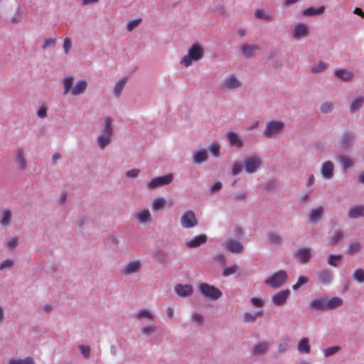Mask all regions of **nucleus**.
<instances>
[{
	"label": "nucleus",
	"mask_w": 364,
	"mask_h": 364,
	"mask_svg": "<svg viewBox=\"0 0 364 364\" xmlns=\"http://www.w3.org/2000/svg\"><path fill=\"white\" fill-rule=\"evenodd\" d=\"M207 241L205 235L196 236L193 240L186 242V247L189 248L198 247Z\"/></svg>",
	"instance_id": "nucleus-18"
},
{
	"label": "nucleus",
	"mask_w": 364,
	"mask_h": 364,
	"mask_svg": "<svg viewBox=\"0 0 364 364\" xmlns=\"http://www.w3.org/2000/svg\"><path fill=\"white\" fill-rule=\"evenodd\" d=\"M310 306L313 310L316 311L326 310V297H321L312 300L310 302Z\"/></svg>",
	"instance_id": "nucleus-16"
},
{
	"label": "nucleus",
	"mask_w": 364,
	"mask_h": 364,
	"mask_svg": "<svg viewBox=\"0 0 364 364\" xmlns=\"http://www.w3.org/2000/svg\"><path fill=\"white\" fill-rule=\"evenodd\" d=\"M247 198V194L245 192H242V193H237V195H235L234 196V200L235 201H240V200H243L245 199H246Z\"/></svg>",
	"instance_id": "nucleus-63"
},
{
	"label": "nucleus",
	"mask_w": 364,
	"mask_h": 364,
	"mask_svg": "<svg viewBox=\"0 0 364 364\" xmlns=\"http://www.w3.org/2000/svg\"><path fill=\"white\" fill-rule=\"evenodd\" d=\"M332 279V274L328 270H323L319 274V280L323 284H328Z\"/></svg>",
	"instance_id": "nucleus-36"
},
{
	"label": "nucleus",
	"mask_w": 364,
	"mask_h": 364,
	"mask_svg": "<svg viewBox=\"0 0 364 364\" xmlns=\"http://www.w3.org/2000/svg\"><path fill=\"white\" fill-rule=\"evenodd\" d=\"M174 289L176 293L182 297L189 296L193 292V287L191 284H176Z\"/></svg>",
	"instance_id": "nucleus-13"
},
{
	"label": "nucleus",
	"mask_w": 364,
	"mask_h": 364,
	"mask_svg": "<svg viewBox=\"0 0 364 364\" xmlns=\"http://www.w3.org/2000/svg\"><path fill=\"white\" fill-rule=\"evenodd\" d=\"M208 151L206 150H198L194 152L193 160L195 164H201L207 161Z\"/></svg>",
	"instance_id": "nucleus-22"
},
{
	"label": "nucleus",
	"mask_w": 364,
	"mask_h": 364,
	"mask_svg": "<svg viewBox=\"0 0 364 364\" xmlns=\"http://www.w3.org/2000/svg\"><path fill=\"white\" fill-rule=\"evenodd\" d=\"M309 282V278L304 276H300L296 284L292 286L294 290H297L300 287L306 284Z\"/></svg>",
	"instance_id": "nucleus-42"
},
{
	"label": "nucleus",
	"mask_w": 364,
	"mask_h": 364,
	"mask_svg": "<svg viewBox=\"0 0 364 364\" xmlns=\"http://www.w3.org/2000/svg\"><path fill=\"white\" fill-rule=\"evenodd\" d=\"M16 160L18 166L21 170L26 169L27 166V163L24 156V151L22 148H18L16 149Z\"/></svg>",
	"instance_id": "nucleus-19"
},
{
	"label": "nucleus",
	"mask_w": 364,
	"mask_h": 364,
	"mask_svg": "<svg viewBox=\"0 0 364 364\" xmlns=\"http://www.w3.org/2000/svg\"><path fill=\"white\" fill-rule=\"evenodd\" d=\"M238 269V267L237 265H233L231 267H228L224 269L223 272V275L224 277H228L231 274H235Z\"/></svg>",
	"instance_id": "nucleus-49"
},
{
	"label": "nucleus",
	"mask_w": 364,
	"mask_h": 364,
	"mask_svg": "<svg viewBox=\"0 0 364 364\" xmlns=\"http://www.w3.org/2000/svg\"><path fill=\"white\" fill-rule=\"evenodd\" d=\"M343 238V233L341 231L335 232L332 239H331V245H336L338 242Z\"/></svg>",
	"instance_id": "nucleus-52"
},
{
	"label": "nucleus",
	"mask_w": 364,
	"mask_h": 364,
	"mask_svg": "<svg viewBox=\"0 0 364 364\" xmlns=\"http://www.w3.org/2000/svg\"><path fill=\"white\" fill-rule=\"evenodd\" d=\"M296 256L302 263H307L311 259V252L307 247H302L296 251Z\"/></svg>",
	"instance_id": "nucleus-21"
},
{
	"label": "nucleus",
	"mask_w": 364,
	"mask_h": 364,
	"mask_svg": "<svg viewBox=\"0 0 364 364\" xmlns=\"http://www.w3.org/2000/svg\"><path fill=\"white\" fill-rule=\"evenodd\" d=\"M181 225L183 228L189 229L198 225V220L193 210H186L181 217Z\"/></svg>",
	"instance_id": "nucleus-7"
},
{
	"label": "nucleus",
	"mask_w": 364,
	"mask_h": 364,
	"mask_svg": "<svg viewBox=\"0 0 364 364\" xmlns=\"http://www.w3.org/2000/svg\"><path fill=\"white\" fill-rule=\"evenodd\" d=\"M335 76L345 82H349L353 78V73L346 69H338L335 71Z\"/></svg>",
	"instance_id": "nucleus-17"
},
{
	"label": "nucleus",
	"mask_w": 364,
	"mask_h": 364,
	"mask_svg": "<svg viewBox=\"0 0 364 364\" xmlns=\"http://www.w3.org/2000/svg\"><path fill=\"white\" fill-rule=\"evenodd\" d=\"M241 85L240 82L238 80V79L234 76L230 75L229 76L224 82V87L229 88V89H234L240 87Z\"/></svg>",
	"instance_id": "nucleus-27"
},
{
	"label": "nucleus",
	"mask_w": 364,
	"mask_h": 364,
	"mask_svg": "<svg viewBox=\"0 0 364 364\" xmlns=\"http://www.w3.org/2000/svg\"><path fill=\"white\" fill-rule=\"evenodd\" d=\"M353 140V136L350 133H346L342 135L340 144L342 147H350Z\"/></svg>",
	"instance_id": "nucleus-32"
},
{
	"label": "nucleus",
	"mask_w": 364,
	"mask_h": 364,
	"mask_svg": "<svg viewBox=\"0 0 364 364\" xmlns=\"http://www.w3.org/2000/svg\"><path fill=\"white\" fill-rule=\"evenodd\" d=\"M309 27L304 23L296 24L293 29V37L299 39L306 37L309 34Z\"/></svg>",
	"instance_id": "nucleus-11"
},
{
	"label": "nucleus",
	"mask_w": 364,
	"mask_h": 364,
	"mask_svg": "<svg viewBox=\"0 0 364 364\" xmlns=\"http://www.w3.org/2000/svg\"><path fill=\"white\" fill-rule=\"evenodd\" d=\"M139 173V170L134 168V169L128 171L126 173V176L129 178H136L138 176Z\"/></svg>",
	"instance_id": "nucleus-61"
},
{
	"label": "nucleus",
	"mask_w": 364,
	"mask_h": 364,
	"mask_svg": "<svg viewBox=\"0 0 364 364\" xmlns=\"http://www.w3.org/2000/svg\"><path fill=\"white\" fill-rule=\"evenodd\" d=\"M136 317L137 319H142V318H148L152 320L154 318L153 315L151 313L146 309H143L137 313L136 315Z\"/></svg>",
	"instance_id": "nucleus-40"
},
{
	"label": "nucleus",
	"mask_w": 364,
	"mask_h": 364,
	"mask_svg": "<svg viewBox=\"0 0 364 364\" xmlns=\"http://www.w3.org/2000/svg\"><path fill=\"white\" fill-rule=\"evenodd\" d=\"M342 257L341 255H330L328 257V264L332 267H337L336 262L341 260Z\"/></svg>",
	"instance_id": "nucleus-45"
},
{
	"label": "nucleus",
	"mask_w": 364,
	"mask_h": 364,
	"mask_svg": "<svg viewBox=\"0 0 364 364\" xmlns=\"http://www.w3.org/2000/svg\"><path fill=\"white\" fill-rule=\"evenodd\" d=\"M261 164L262 159L259 156H250L245 160V168L248 173L256 172Z\"/></svg>",
	"instance_id": "nucleus-8"
},
{
	"label": "nucleus",
	"mask_w": 364,
	"mask_h": 364,
	"mask_svg": "<svg viewBox=\"0 0 364 364\" xmlns=\"http://www.w3.org/2000/svg\"><path fill=\"white\" fill-rule=\"evenodd\" d=\"M141 18H136L129 21L127 24V29L129 31L134 30L141 23Z\"/></svg>",
	"instance_id": "nucleus-48"
},
{
	"label": "nucleus",
	"mask_w": 364,
	"mask_h": 364,
	"mask_svg": "<svg viewBox=\"0 0 364 364\" xmlns=\"http://www.w3.org/2000/svg\"><path fill=\"white\" fill-rule=\"evenodd\" d=\"M360 248H361V245L360 243H358V242L352 243L349 247V249L348 250V255L355 254L360 251Z\"/></svg>",
	"instance_id": "nucleus-47"
},
{
	"label": "nucleus",
	"mask_w": 364,
	"mask_h": 364,
	"mask_svg": "<svg viewBox=\"0 0 364 364\" xmlns=\"http://www.w3.org/2000/svg\"><path fill=\"white\" fill-rule=\"evenodd\" d=\"M55 43V41L53 38H46L44 40L43 44L42 46V48L46 49L50 46H54Z\"/></svg>",
	"instance_id": "nucleus-56"
},
{
	"label": "nucleus",
	"mask_w": 364,
	"mask_h": 364,
	"mask_svg": "<svg viewBox=\"0 0 364 364\" xmlns=\"http://www.w3.org/2000/svg\"><path fill=\"white\" fill-rule=\"evenodd\" d=\"M364 215V205H357L351 208L348 212V217L355 219L358 217Z\"/></svg>",
	"instance_id": "nucleus-26"
},
{
	"label": "nucleus",
	"mask_w": 364,
	"mask_h": 364,
	"mask_svg": "<svg viewBox=\"0 0 364 364\" xmlns=\"http://www.w3.org/2000/svg\"><path fill=\"white\" fill-rule=\"evenodd\" d=\"M173 180L172 174H166L162 176L156 177L151 179L148 183L147 187L150 189L155 188L158 186L167 185L171 183Z\"/></svg>",
	"instance_id": "nucleus-9"
},
{
	"label": "nucleus",
	"mask_w": 364,
	"mask_h": 364,
	"mask_svg": "<svg viewBox=\"0 0 364 364\" xmlns=\"http://www.w3.org/2000/svg\"><path fill=\"white\" fill-rule=\"evenodd\" d=\"M222 188V183L219 181L215 183L210 188L212 192H216Z\"/></svg>",
	"instance_id": "nucleus-64"
},
{
	"label": "nucleus",
	"mask_w": 364,
	"mask_h": 364,
	"mask_svg": "<svg viewBox=\"0 0 364 364\" xmlns=\"http://www.w3.org/2000/svg\"><path fill=\"white\" fill-rule=\"evenodd\" d=\"M13 264L14 262L9 259H7L1 263L0 271L4 270L6 268L11 267Z\"/></svg>",
	"instance_id": "nucleus-55"
},
{
	"label": "nucleus",
	"mask_w": 364,
	"mask_h": 364,
	"mask_svg": "<svg viewBox=\"0 0 364 364\" xmlns=\"http://www.w3.org/2000/svg\"><path fill=\"white\" fill-rule=\"evenodd\" d=\"M298 350L300 353H310V346L309 341L307 338H303L298 343Z\"/></svg>",
	"instance_id": "nucleus-31"
},
{
	"label": "nucleus",
	"mask_w": 364,
	"mask_h": 364,
	"mask_svg": "<svg viewBox=\"0 0 364 364\" xmlns=\"http://www.w3.org/2000/svg\"><path fill=\"white\" fill-rule=\"evenodd\" d=\"M9 364H34V360L31 357H27L24 359L11 358L9 361Z\"/></svg>",
	"instance_id": "nucleus-37"
},
{
	"label": "nucleus",
	"mask_w": 364,
	"mask_h": 364,
	"mask_svg": "<svg viewBox=\"0 0 364 364\" xmlns=\"http://www.w3.org/2000/svg\"><path fill=\"white\" fill-rule=\"evenodd\" d=\"M285 127V124L282 122L275 120L270 121L266 124L264 135L267 137H272L282 132Z\"/></svg>",
	"instance_id": "nucleus-6"
},
{
	"label": "nucleus",
	"mask_w": 364,
	"mask_h": 364,
	"mask_svg": "<svg viewBox=\"0 0 364 364\" xmlns=\"http://www.w3.org/2000/svg\"><path fill=\"white\" fill-rule=\"evenodd\" d=\"M7 245L10 249L15 248L18 245V237H13L8 241Z\"/></svg>",
	"instance_id": "nucleus-57"
},
{
	"label": "nucleus",
	"mask_w": 364,
	"mask_h": 364,
	"mask_svg": "<svg viewBox=\"0 0 364 364\" xmlns=\"http://www.w3.org/2000/svg\"><path fill=\"white\" fill-rule=\"evenodd\" d=\"M269 345L268 343L263 342L255 345L252 349V353L255 355H260L264 353L269 349Z\"/></svg>",
	"instance_id": "nucleus-28"
},
{
	"label": "nucleus",
	"mask_w": 364,
	"mask_h": 364,
	"mask_svg": "<svg viewBox=\"0 0 364 364\" xmlns=\"http://www.w3.org/2000/svg\"><path fill=\"white\" fill-rule=\"evenodd\" d=\"M323 214V208L321 207L312 210L310 214L311 221L317 220Z\"/></svg>",
	"instance_id": "nucleus-39"
},
{
	"label": "nucleus",
	"mask_w": 364,
	"mask_h": 364,
	"mask_svg": "<svg viewBox=\"0 0 364 364\" xmlns=\"http://www.w3.org/2000/svg\"><path fill=\"white\" fill-rule=\"evenodd\" d=\"M112 119L110 117L105 118V127L102 133L97 138V143L101 149H105L111 142L112 135Z\"/></svg>",
	"instance_id": "nucleus-3"
},
{
	"label": "nucleus",
	"mask_w": 364,
	"mask_h": 364,
	"mask_svg": "<svg viewBox=\"0 0 364 364\" xmlns=\"http://www.w3.org/2000/svg\"><path fill=\"white\" fill-rule=\"evenodd\" d=\"M166 205V200L164 198H159L155 199L152 203V208L154 210L162 209Z\"/></svg>",
	"instance_id": "nucleus-38"
},
{
	"label": "nucleus",
	"mask_w": 364,
	"mask_h": 364,
	"mask_svg": "<svg viewBox=\"0 0 364 364\" xmlns=\"http://www.w3.org/2000/svg\"><path fill=\"white\" fill-rule=\"evenodd\" d=\"M141 267V262L139 260L129 262L122 269V273L124 275H128L132 273L138 272Z\"/></svg>",
	"instance_id": "nucleus-10"
},
{
	"label": "nucleus",
	"mask_w": 364,
	"mask_h": 364,
	"mask_svg": "<svg viewBox=\"0 0 364 364\" xmlns=\"http://www.w3.org/2000/svg\"><path fill=\"white\" fill-rule=\"evenodd\" d=\"M325 11L324 6H320L318 8L309 7L302 11V14L304 16H313L321 15Z\"/></svg>",
	"instance_id": "nucleus-24"
},
{
	"label": "nucleus",
	"mask_w": 364,
	"mask_h": 364,
	"mask_svg": "<svg viewBox=\"0 0 364 364\" xmlns=\"http://www.w3.org/2000/svg\"><path fill=\"white\" fill-rule=\"evenodd\" d=\"M262 315L261 313H255V314H250V313H245L244 314V320L246 322H255L257 319V316Z\"/></svg>",
	"instance_id": "nucleus-44"
},
{
	"label": "nucleus",
	"mask_w": 364,
	"mask_h": 364,
	"mask_svg": "<svg viewBox=\"0 0 364 364\" xmlns=\"http://www.w3.org/2000/svg\"><path fill=\"white\" fill-rule=\"evenodd\" d=\"M287 279V272L284 270H279L267 279L265 280V284L269 285L274 289H277L283 285L286 282Z\"/></svg>",
	"instance_id": "nucleus-5"
},
{
	"label": "nucleus",
	"mask_w": 364,
	"mask_h": 364,
	"mask_svg": "<svg viewBox=\"0 0 364 364\" xmlns=\"http://www.w3.org/2000/svg\"><path fill=\"white\" fill-rule=\"evenodd\" d=\"M353 278L359 283L364 282V270L363 269H358L353 273Z\"/></svg>",
	"instance_id": "nucleus-41"
},
{
	"label": "nucleus",
	"mask_w": 364,
	"mask_h": 364,
	"mask_svg": "<svg viewBox=\"0 0 364 364\" xmlns=\"http://www.w3.org/2000/svg\"><path fill=\"white\" fill-rule=\"evenodd\" d=\"M290 295V291L289 289H284L279 291L272 296V302L276 306H282L284 304L287 298Z\"/></svg>",
	"instance_id": "nucleus-12"
},
{
	"label": "nucleus",
	"mask_w": 364,
	"mask_h": 364,
	"mask_svg": "<svg viewBox=\"0 0 364 364\" xmlns=\"http://www.w3.org/2000/svg\"><path fill=\"white\" fill-rule=\"evenodd\" d=\"M155 331L156 328L154 326H147L142 329L143 334L146 336H149Z\"/></svg>",
	"instance_id": "nucleus-59"
},
{
	"label": "nucleus",
	"mask_w": 364,
	"mask_h": 364,
	"mask_svg": "<svg viewBox=\"0 0 364 364\" xmlns=\"http://www.w3.org/2000/svg\"><path fill=\"white\" fill-rule=\"evenodd\" d=\"M333 164L331 161L324 162L321 167L322 176L326 179H331L333 176Z\"/></svg>",
	"instance_id": "nucleus-15"
},
{
	"label": "nucleus",
	"mask_w": 364,
	"mask_h": 364,
	"mask_svg": "<svg viewBox=\"0 0 364 364\" xmlns=\"http://www.w3.org/2000/svg\"><path fill=\"white\" fill-rule=\"evenodd\" d=\"M193 321L200 324L203 322V316H201L200 314H195L194 315H193Z\"/></svg>",
	"instance_id": "nucleus-62"
},
{
	"label": "nucleus",
	"mask_w": 364,
	"mask_h": 364,
	"mask_svg": "<svg viewBox=\"0 0 364 364\" xmlns=\"http://www.w3.org/2000/svg\"><path fill=\"white\" fill-rule=\"evenodd\" d=\"M73 76H68L64 79V94L70 93L72 95L77 96L84 93L87 87V82L84 80H78L73 87Z\"/></svg>",
	"instance_id": "nucleus-1"
},
{
	"label": "nucleus",
	"mask_w": 364,
	"mask_h": 364,
	"mask_svg": "<svg viewBox=\"0 0 364 364\" xmlns=\"http://www.w3.org/2000/svg\"><path fill=\"white\" fill-rule=\"evenodd\" d=\"M259 48L258 46L250 45V44H247V43H244V44L241 45V46H240V50H241L242 54L244 55V56L246 58H250L251 56L253 55L254 52L256 50H259Z\"/></svg>",
	"instance_id": "nucleus-20"
},
{
	"label": "nucleus",
	"mask_w": 364,
	"mask_h": 364,
	"mask_svg": "<svg viewBox=\"0 0 364 364\" xmlns=\"http://www.w3.org/2000/svg\"><path fill=\"white\" fill-rule=\"evenodd\" d=\"M241 171V166L238 163H235L232 168V174L234 176L237 175Z\"/></svg>",
	"instance_id": "nucleus-60"
},
{
	"label": "nucleus",
	"mask_w": 364,
	"mask_h": 364,
	"mask_svg": "<svg viewBox=\"0 0 364 364\" xmlns=\"http://www.w3.org/2000/svg\"><path fill=\"white\" fill-rule=\"evenodd\" d=\"M227 137L231 146H237L238 148H241L243 146L242 141L235 132H228L227 134Z\"/></svg>",
	"instance_id": "nucleus-25"
},
{
	"label": "nucleus",
	"mask_w": 364,
	"mask_h": 364,
	"mask_svg": "<svg viewBox=\"0 0 364 364\" xmlns=\"http://www.w3.org/2000/svg\"><path fill=\"white\" fill-rule=\"evenodd\" d=\"M328 67V63L324 61L320 60L316 64L311 67V72L313 74H317L324 72Z\"/></svg>",
	"instance_id": "nucleus-30"
},
{
	"label": "nucleus",
	"mask_w": 364,
	"mask_h": 364,
	"mask_svg": "<svg viewBox=\"0 0 364 364\" xmlns=\"http://www.w3.org/2000/svg\"><path fill=\"white\" fill-rule=\"evenodd\" d=\"M341 161L343 168L345 169H348L353 166V161L351 159L347 156H342L341 157Z\"/></svg>",
	"instance_id": "nucleus-43"
},
{
	"label": "nucleus",
	"mask_w": 364,
	"mask_h": 364,
	"mask_svg": "<svg viewBox=\"0 0 364 364\" xmlns=\"http://www.w3.org/2000/svg\"><path fill=\"white\" fill-rule=\"evenodd\" d=\"M203 49L198 44L194 43L189 48L188 54L182 58L181 63L188 67L192 61H198L203 58Z\"/></svg>",
	"instance_id": "nucleus-2"
},
{
	"label": "nucleus",
	"mask_w": 364,
	"mask_h": 364,
	"mask_svg": "<svg viewBox=\"0 0 364 364\" xmlns=\"http://www.w3.org/2000/svg\"><path fill=\"white\" fill-rule=\"evenodd\" d=\"M220 146L218 144H213L210 147L211 154L215 157L220 155Z\"/></svg>",
	"instance_id": "nucleus-53"
},
{
	"label": "nucleus",
	"mask_w": 364,
	"mask_h": 364,
	"mask_svg": "<svg viewBox=\"0 0 364 364\" xmlns=\"http://www.w3.org/2000/svg\"><path fill=\"white\" fill-rule=\"evenodd\" d=\"M364 103V97H358L355 98L351 103L350 105V112L352 113L355 112L356 110L359 109Z\"/></svg>",
	"instance_id": "nucleus-35"
},
{
	"label": "nucleus",
	"mask_w": 364,
	"mask_h": 364,
	"mask_svg": "<svg viewBox=\"0 0 364 364\" xmlns=\"http://www.w3.org/2000/svg\"><path fill=\"white\" fill-rule=\"evenodd\" d=\"M343 299L338 296H334L329 300H326V310H333L342 306Z\"/></svg>",
	"instance_id": "nucleus-23"
},
{
	"label": "nucleus",
	"mask_w": 364,
	"mask_h": 364,
	"mask_svg": "<svg viewBox=\"0 0 364 364\" xmlns=\"http://www.w3.org/2000/svg\"><path fill=\"white\" fill-rule=\"evenodd\" d=\"M127 80H128V77H124L122 78L115 85L114 89V93L117 97H119L121 95L122 92Z\"/></svg>",
	"instance_id": "nucleus-33"
},
{
	"label": "nucleus",
	"mask_w": 364,
	"mask_h": 364,
	"mask_svg": "<svg viewBox=\"0 0 364 364\" xmlns=\"http://www.w3.org/2000/svg\"><path fill=\"white\" fill-rule=\"evenodd\" d=\"M340 350V347L334 346L326 348L323 351L325 356L328 357L336 354Z\"/></svg>",
	"instance_id": "nucleus-46"
},
{
	"label": "nucleus",
	"mask_w": 364,
	"mask_h": 364,
	"mask_svg": "<svg viewBox=\"0 0 364 364\" xmlns=\"http://www.w3.org/2000/svg\"><path fill=\"white\" fill-rule=\"evenodd\" d=\"M11 212L9 210H5L1 213V218L0 223L3 226H6L11 223Z\"/></svg>",
	"instance_id": "nucleus-34"
},
{
	"label": "nucleus",
	"mask_w": 364,
	"mask_h": 364,
	"mask_svg": "<svg viewBox=\"0 0 364 364\" xmlns=\"http://www.w3.org/2000/svg\"><path fill=\"white\" fill-rule=\"evenodd\" d=\"M226 247L229 251L233 253H241L243 251L242 243L234 239H229L226 242Z\"/></svg>",
	"instance_id": "nucleus-14"
},
{
	"label": "nucleus",
	"mask_w": 364,
	"mask_h": 364,
	"mask_svg": "<svg viewBox=\"0 0 364 364\" xmlns=\"http://www.w3.org/2000/svg\"><path fill=\"white\" fill-rule=\"evenodd\" d=\"M320 109L323 113L331 112L333 110V104L329 102H324L321 105Z\"/></svg>",
	"instance_id": "nucleus-50"
},
{
	"label": "nucleus",
	"mask_w": 364,
	"mask_h": 364,
	"mask_svg": "<svg viewBox=\"0 0 364 364\" xmlns=\"http://www.w3.org/2000/svg\"><path fill=\"white\" fill-rule=\"evenodd\" d=\"M269 240L272 243L279 244L281 242V237L276 234H269Z\"/></svg>",
	"instance_id": "nucleus-58"
},
{
	"label": "nucleus",
	"mask_w": 364,
	"mask_h": 364,
	"mask_svg": "<svg viewBox=\"0 0 364 364\" xmlns=\"http://www.w3.org/2000/svg\"><path fill=\"white\" fill-rule=\"evenodd\" d=\"M79 349L85 358L90 357V348L88 346L80 345Z\"/></svg>",
	"instance_id": "nucleus-51"
},
{
	"label": "nucleus",
	"mask_w": 364,
	"mask_h": 364,
	"mask_svg": "<svg viewBox=\"0 0 364 364\" xmlns=\"http://www.w3.org/2000/svg\"><path fill=\"white\" fill-rule=\"evenodd\" d=\"M137 220L141 223H149L151 222V214L149 210H142L137 213Z\"/></svg>",
	"instance_id": "nucleus-29"
},
{
	"label": "nucleus",
	"mask_w": 364,
	"mask_h": 364,
	"mask_svg": "<svg viewBox=\"0 0 364 364\" xmlns=\"http://www.w3.org/2000/svg\"><path fill=\"white\" fill-rule=\"evenodd\" d=\"M198 290L201 295L211 300H217L223 295L222 291L219 289L205 282L200 283L198 285Z\"/></svg>",
	"instance_id": "nucleus-4"
},
{
	"label": "nucleus",
	"mask_w": 364,
	"mask_h": 364,
	"mask_svg": "<svg viewBox=\"0 0 364 364\" xmlns=\"http://www.w3.org/2000/svg\"><path fill=\"white\" fill-rule=\"evenodd\" d=\"M72 42L70 38H65L63 43V50L65 54H68L71 48Z\"/></svg>",
	"instance_id": "nucleus-54"
}]
</instances>
